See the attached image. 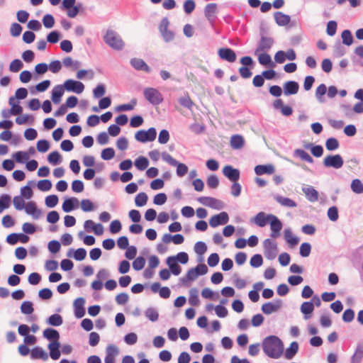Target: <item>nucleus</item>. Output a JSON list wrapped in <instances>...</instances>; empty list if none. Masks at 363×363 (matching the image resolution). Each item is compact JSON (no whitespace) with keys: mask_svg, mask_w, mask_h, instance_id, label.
I'll return each instance as SVG.
<instances>
[{"mask_svg":"<svg viewBox=\"0 0 363 363\" xmlns=\"http://www.w3.org/2000/svg\"><path fill=\"white\" fill-rule=\"evenodd\" d=\"M25 211L27 214L30 215L35 220L39 219L42 216V211L38 208L36 203L34 201L28 202L25 206Z\"/></svg>","mask_w":363,"mask_h":363,"instance_id":"a211bd4d","label":"nucleus"},{"mask_svg":"<svg viewBox=\"0 0 363 363\" xmlns=\"http://www.w3.org/2000/svg\"><path fill=\"white\" fill-rule=\"evenodd\" d=\"M283 88L285 95H294L298 91L299 85L296 81H288L284 84Z\"/></svg>","mask_w":363,"mask_h":363,"instance_id":"a878e982","label":"nucleus"},{"mask_svg":"<svg viewBox=\"0 0 363 363\" xmlns=\"http://www.w3.org/2000/svg\"><path fill=\"white\" fill-rule=\"evenodd\" d=\"M189 303L193 306H198L199 303V291L196 288H192L189 291Z\"/></svg>","mask_w":363,"mask_h":363,"instance_id":"79ce46f5","label":"nucleus"},{"mask_svg":"<svg viewBox=\"0 0 363 363\" xmlns=\"http://www.w3.org/2000/svg\"><path fill=\"white\" fill-rule=\"evenodd\" d=\"M274 171L275 169L272 164H258L255 167V172L257 175L272 174Z\"/></svg>","mask_w":363,"mask_h":363,"instance_id":"c85d7f7f","label":"nucleus"},{"mask_svg":"<svg viewBox=\"0 0 363 363\" xmlns=\"http://www.w3.org/2000/svg\"><path fill=\"white\" fill-rule=\"evenodd\" d=\"M263 263V258L260 254L254 255L250 261L251 267L254 268L259 267Z\"/></svg>","mask_w":363,"mask_h":363,"instance_id":"bf43d9fd","label":"nucleus"},{"mask_svg":"<svg viewBox=\"0 0 363 363\" xmlns=\"http://www.w3.org/2000/svg\"><path fill=\"white\" fill-rule=\"evenodd\" d=\"M204 16L208 21L213 25L215 23L216 19L217 18L216 14L218 13L217 4L216 3H210L205 6L204 9Z\"/></svg>","mask_w":363,"mask_h":363,"instance_id":"9b49d317","label":"nucleus"},{"mask_svg":"<svg viewBox=\"0 0 363 363\" xmlns=\"http://www.w3.org/2000/svg\"><path fill=\"white\" fill-rule=\"evenodd\" d=\"M11 198L9 194H3L0 196V213L10 206Z\"/></svg>","mask_w":363,"mask_h":363,"instance_id":"c03bdc74","label":"nucleus"},{"mask_svg":"<svg viewBox=\"0 0 363 363\" xmlns=\"http://www.w3.org/2000/svg\"><path fill=\"white\" fill-rule=\"evenodd\" d=\"M255 223L259 227H264L269 223L268 214L264 212L258 213L253 218Z\"/></svg>","mask_w":363,"mask_h":363,"instance_id":"72a5a7b5","label":"nucleus"},{"mask_svg":"<svg viewBox=\"0 0 363 363\" xmlns=\"http://www.w3.org/2000/svg\"><path fill=\"white\" fill-rule=\"evenodd\" d=\"M23 67V64L19 59H15L13 60L10 65H9V70L12 72H17L19 70H21Z\"/></svg>","mask_w":363,"mask_h":363,"instance_id":"338daca9","label":"nucleus"},{"mask_svg":"<svg viewBox=\"0 0 363 363\" xmlns=\"http://www.w3.org/2000/svg\"><path fill=\"white\" fill-rule=\"evenodd\" d=\"M223 174L233 182H238L240 175L239 169H235L230 165H226L223 167Z\"/></svg>","mask_w":363,"mask_h":363,"instance_id":"4468645a","label":"nucleus"},{"mask_svg":"<svg viewBox=\"0 0 363 363\" xmlns=\"http://www.w3.org/2000/svg\"><path fill=\"white\" fill-rule=\"evenodd\" d=\"M67 91L74 92L77 94L82 93L84 90V85L82 82L74 79H67L62 84Z\"/></svg>","mask_w":363,"mask_h":363,"instance_id":"1a4fd4ad","label":"nucleus"},{"mask_svg":"<svg viewBox=\"0 0 363 363\" xmlns=\"http://www.w3.org/2000/svg\"><path fill=\"white\" fill-rule=\"evenodd\" d=\"M13 157L18 163H25L29 159L28 154L24 151H18L13 154Z\"/></svg>","mask_w":363,"mask_h":363,"instance_id":"6e6d98bb","label":"nucleus"},{"mask_svg":"<svg viewBox=\"0 0 363 363\" xmlns=\"http://www.w3.org/2000/svg\"><path fill=\"white\" fill-rule=\"evenodd\" d=\"M307 199L311 202H315L318 200V192L313 186L303 188Z\"/></svg>","mask_w":363,"mask_h":363,"instance_id":"2f4dec72","label":"nucleus"},{"mask_svg":"<svg viewBox=\"0 0 363 363\" xmlns=\"http://www.w3.org/2000/svg\"><path fill=\"white\" fill-rule=\"evenodd\" d=\"M327 92V86L325 84H320L316 89L315 97L320 103L325 101L323 96Z\"/></svg>","mask_w":363,"mask_h":363,"instance_id":"09e8293b","label":"nucleus"},{"mask_svg":"<svg viewBox=\"0 0 363 363\" xmlns=\"http://www.w3.org/2000/svg\"><path fill=\"white\" fill-rule=\"evenodd\" d=\"M48 161L53 165H57L62 162L61 155L57 150L53 151L48 155Z\"/></svg>","mask_w":363,"mask_h":363,"instance_id":"49530a36","label":"nucleus"},{"mask_svg":"<svg viewBox=\"0 0 363 363\" xmlns=\"http://www.w3.org/2000/svg\"><path fill=\"white\" fill-rule=\"evenodd\" d=\"M298 343L296 341L292 342L290 344V346L286 348L285 351V357L288 359H291L298 352Z\"/></svg>","mask_w":363,"mask_h":363,"instance_id":"c9c22d12","label":"nucleus"},{"mask_svg":"<svg viewBox=\"0 0 363 363\" xmlns=\"http://www.w3.org/2000/svg\"><path fill=\"white\" fill-rule=\"evenodd\" d=\"M119 354L118 348L114 345H108L106 348L105 363H115V357Z\"/></svg>","mask_w":363,"mask_h":363,"instance_id":"f3484780","label":"nucleus"},{"mask_svg":"<svg viewBox=\"0 0 363 363\" xmlns=\"http://www.w3.org/2000/svg\"><path fill=\"white\" fill-rule=\"evenodd\" d=\"M275 22L279 26H285L289 23L291 21L290 16L284 14L281 11H277L274 13Z\"/></svg>","mask_w":363,"mask_h":363,"instance_id":"cd10ccee","label":"nucleus"},{"mask_svg":"<svg viewBox=\"0 0 363 363\" xmlns=\"http://www.w3.org/2000/svg\"><path fill=\"white\" fill-rule=\"evenodd\" d=\"M283 304L281 299H274L272 302H267L262 306V311L266 314L269 315L274 312L279 311Z\"/></svg>","mask_w":363,"mask_h":363,"instance_id":"9d476101","label":"nucleus"},{"mask_svg":"<svg viewBox=\"0 0 363 363\" xmlns=\"http://www.w3.org/2000/svg\"><path fill=\"white\" fill-rule=\"evenodd\" d=\"M342 43L345 45L350 46L353 43V37L350 30H344L341 34Z\"/></svg>","mask_w":363,"mask_h":363,"instance_id":"603ef678","label":"nucleus"},{"mask_svg":"<svg viewBox=\"0 0 363 363\" xmlns=\"http://www.w3.org/2000/svg\"><path fill=\"white\" fill-rule=\"evenodd\" d=\"M104 42L111 48L116 50H121L124 47V43L120 35L113 30H108L104 36Z\"/></svg>","mask_w":363,"mask_h":363,"instance_id":"f03ea898","label":"nucleus"},{"mask_svg":"<svg viewBox=\"0 0 363 363\" xmlns=\"http://www.w3.org/2000/svg\"><path fill=\"white\" fill-rule=\"evenodd\" d=\"M245 140L240 135H233L230 138V146L233 149L238 150L243 147Z\"/></svg>","mask_w":363,"mask_h":363,"instance_id":"473e14b6","label":"nucleus"},{"mask_svg":"<svg viewBox=\"0 0 363 363\" xmlns=\"http://www.w3.org/2000/svg\"><path fill=\"white\" fill-rule=\"evenodd\" d=\"M339 146V141L335 138H329L325 141V147L328 151H334L338 149Z\"/></svg>","mask_w":363,"mask_h":363,"instance_id":"3c124183","label":"nucleus"},{"mask_svg":"<svg viewBox=\"0 0 363 363\" xmlns=\"http://www.w3.org/2000/svg\"><path fill=\"white\" fill-rule=\"evenodd\" d=\"M294 155L300 157L301 160L308 162L313 163V157L305 150L302 149H296L294 152Z\"/></svg>","mask_w":363,"mask_h":363,"instance_id":"ea45409f","label":"nucleus"},{"mask_svg":"<svg viewBox=\"0 0 363 363\" xmlns=\"http://www.w3.org/2000/svg\"><path fill=\"white\" fill-rule=\"evenodd\" d=\"M218 55L220 59L228 62H235L237 57L235 51L229 48H220Z\"/></svg>","mask_w":363,"mask_h":363,"instance_id":"ddd939ff","label":"nucleus"},{"mask_svg":"<svg viewBox=\"0 0 363 363\" xmlns=\"http://www.w3.org/2000/svg\"><path fill=\"white\" fill-rule=\"evenodd\" d=\"M323 164L325 167H332L338 169L343 166L344 160L342 157L339 154L329 155L324 158Z\"/></svg>","mask_w":363,"mask_h":363,"instance_id":"0eeeda50","label":"nucleus"},{"mask_svg":"<svg viewBox=\"0 0 363 363\" xmlns=\"http://www.w3.org/2000/svg\"><path fill=\"white\" fill-rule=\"evenodd\" d=\"M197 201L202 205L212 208L217 210H220L223 208L224 203L222 201L218 200L213 197L210 196H201L197 199Z\"/></svg>","mask_w":363,"mask_h":363,"instance_id":"6e6552de","label":"nucleus"},{"mask_svg":"<svg viewBox=\"0 0 363 363\" xmlns=\"http://www.w3.org/2000/svg\"><path fill=\"white\" fill-rule=\"evenodd\" d=\"M58 196L55 194H52L46 196L45 203L48 208H54L58 203Z\"/></svg>","mask_w":363,"mask_h":363,"instance_id":"4d7b16f0","label":"nucleus"},{"mask_svg":"<svg viewBox=\"0 0 363 363\" xmlns=\"http://www.w3.org/2000/svg\"><path fill=\"white\" fill-rule=\"evenodd\" d=\"M351 189L353 192L356 194H362L363 193V184L362 182L358 179H355L352 180L351 183Z\"/></svg>","mask_w":363,"mask_h":363,"instance_id":"13d9d810","label":"nucleus"},{"mask_svg":"<svg viewBox=\"0 0 363 363\" xmlns=\"http://www.w3.org/2000/svg\"><path fill=\"white\" fill-rule=\"evenodd\" d=\"M61 344L60 342H50L48 345V349L49 350V356L53 360H57L60 357L61 351H60Z\"/></svg>","mask_w":363,"mask_h":363,"instance_id":"5701e85b","label":"nucleus"},{"mask_svg":"<svg viewBox=\"0 0 363 363\" xmlns=\"http://www.w3.org/2000/svg\"><path fill=\"white\" fill-rule=\"evenodd\" d=\"M79 206V201L75 197H70L66 199L62 206L63 211L69 213L77 208Z\"/></svg>","mask_w":363,"mask_h":363,"instance_id":"b1692460","label":"nucleus"},{"mask_svg":"<svg viewBox=\"0 0 363 363\" xmlns=\"http://www.w3.org/2000/svg\"><path fill=\"white\" fill-rule=\"evenodd\" d=\"M257 55L258 61L260 65L269 67H273L274 65L272 61L271 56L267 53V52H260Z\"/></svg>","mask_w":363,"mask_h":363,"instance_id":"f704fd0d","label":"nucleus"},{"mask_svg":"<svg viewBox=\"0 0 363 363\" xmlns=\"http://www.w3.org/2000/svg\"><path fill=\"white\" fill-rule=\"evenodd\" d=\"M166 263L169 266L170 269L169 271L171 273H172L175 276H178L179 274H180L182 272V268L174 257H168L166 259Z\"/></svg>","mask_w":363,"mask_h":363,"instance_id":"bb28decb","label":"nucleus"},{"mask_svg":"<svg viewBox=\"0 0 363 363\" xmlns=\"http://www.w3.org/2000/svg\"><path fill=\"white\" fill-rule=\"evenodd\" d=\"M157 137L156 129L153 127L150 128L148 130H140L135 134L136 140L140 143L152 142L155 140Z\"/></svg>","mask_w":363,"mask_h":363,"instance_id":"423d86ee","label":"nucleus"},{"mask_svg":"<svg viewBox=\"0 0 363 363\" xmlns=\"http://www.w3.org/2000/svg\"><path fill=\"white\" fill-rule=\"evenodd\" d=\"M30 359H41L43 361H47L49 358V355L46 351L42 347L36 346L30 350Z\"/></svg>","mask_w":363,"mask_h":363,"instance_id":"aec40b11","label":"nucleus"},{"mask_svg":"<svg viewBox=\"0 0 363 363\" xmlns=\"http://www.w3.org/2000/svg\"><path fill=\"white\" fill-rule=\"evenodd\" d=\"M149 165V161L147 157L144 156H140L135 160V167L140 170H145Z\"/></svg>","mask_w":363,"mask_h":363,"instance_id":"a19ab883","label":"nucleus"},{"mask_svg":"<svg viewBox=\"0 0 363 363\" xmlns=\"http://www.w3.org/2000/svg\"><path fill=\"white\" fill-rule=\"evenodd\" d=\"M284 239L289 245L291 247H294L298 245L299 238L293 235L290 228L285 229L284 231Z\"/></svg>","mask_w":363,"mask_h":363,"instance_id":"7c9ffc66","label":"nucleus"},{"mask_svg":"<svg viewBox=\"0 0 363 363\" xmlns=\"http://www.w3.org/2000/svg\"><path fill=\"white\" fill-rule=\"evenodd\" d=\"M274 109H280L281 113L284 116H289L293 113V109L291 106L284 105L283 101L280 99H276L273 103Z\"/></svg>","mask_w":363,"mask_h":363,"instance_id":"6ab92c4d","label":"nucleus"},{"mask_svg":"<svg viewBox=\"0 0 363 363\" xmlns=\"http://www.w3.org/2000/svg\"><path fill=\"white\" fill-rule=\"evenodd\" d=\"M278 249L277 247H272L271 248L264 249V256L269 260L274 259L277 255Z\"/></svg>","mask_w":363,"mask_h":363,"instance_id":"680f3d73","label":"nucleus"},{"mask_svg":"<svg viewBox=\"0 0 363 363\" xmlns=\"http://www.w3.org/2000/svg\"><path fill=\"white\" fill-rule=\"evenodd\" d=\"M65 90L62 84L56 85L53 87L51 92V99L55 104H57L60 102Z\"/></svg>","mask_w":363,"mask_h":363,"instance_id":"393cba45","label":"nucleus"},{"mask_svg":"<svg viewBox=\"0 0 363 363\" xmlns=\"http://www.w3.org/2000/svg\"><path fill=\"white\" fill-rule=\"evenodd\" d=\"M85 299L82 297H79L74 300L73 306L74 315L77 318H82L85 315L84 308Z\"/></svg>","mask_w":363,"mask_h":363,"instance_id":"dca6fc26","label":"nucleus"},{"mask_svg":"<svg viewBox=\"0 0 363 363\" xmlns=\"http://www.w3.org/2000/svg\"><path fill=\"white\" fill-rule=\"evenodd\" d=\"M145 316L152 322H155L158 320L159 313L157 311L152 307L147 308L145 311Z\"/></svg>","mask_w":363,"mask_h":363,"instance_id":"864d4df0","label":"nucleus"},{"mask_svg":"<svg viewBox=\"0 0 363 363\" xmlns=\"http://www.w3.org/2000/svg\"><path fill=\"white\" fill-rule=\"evenodd\" d=\"M363 358V347L360 345H357L354 353L351 357V363H360Z\"/></svg>","mask_w":363,"mask_h":363,"instance_id":"37998d69","label":"nucleus"},{"mask_svg":"<svg viewBox=\"0 0 363 363\" xmlns=\"http://www.w3.org/2000/svg\"><path fill=\"white\" fill-rule=\"evenodd\" d=\"M105 93L106 86L103 84H99L93 90V95L96 99L102 97Z\"/></svg>","mask_w":363,"mask_h":363,"instance_id":"0e129e2a","label":"nucleus"},{"mask_svg":"<svg viewBox=\"0 0 363 363\" xmlns=\"http://www.w3.org/2000/svg\"><path fill=\"white\" fill-rule=\"evenodd\" d=\"M145 264V259L143 257H136L133 262V268L139 271L143 269Z\"/></svg>","mask_w":363,"mask_h":363,"instance_id":"69168bd1","label":"nucleus"},{"mask_svg":"<svg viewBox=\"0 0 363 363\" xmlns=\"http://www.w3.org/2000/svg\"><path fill=\"white\" fill-rule=\"evenodd\" d=\"M274 199L281 206L288 208H295L297 206L296 201L290 198L282 196L279 194H274Z\"/></svg>","mask_w":363,"mask_h":363,"instance_id":"4be33fe9","label":"nucleus"},{"mask_svg":"<svg viewBox=\"0 0 363 363\" xmlns=\"http://www.w3.org/2000/svg\"><path fill=\"white\" fill-rule=\"evenodd\" d=\"M178 101L181 106L189 110H191L194 105L188 93H186L185 96L180 97Z\"/></svg>","mask_w":363,"mask_h":363,"instance_id":"de8ad7c7","label":"nucleus"},{"mask_svg":"<svg viewBox=\"0 0 363 363\" xmlns=\"http://www.w3.org/2000/svg\"><path fill=\"white\" fill-rule=\"evenodd\" d=\"M269 223L270 224L271 230H279L282 228V223L281 220L273 214H268Z\"/></svg>","mask_w":363,"mask_h":363,"instance_id":"4c0bfd02","label":"nucleus"},{"mask_svg":"<svg viewBox=\"0 0 363 363\" xmlns=\"http://www.w3.org/2000/svg\"><path fill=\"white\" fill-rule=\"evenodd\" d=\"M46 322L51 326L57 327L62 324L63 319L60 314L55 313L50 315Z\"/></svg>","mask_w":363,"mask_h":363,"instance_id":"58836bf2","label":"nucleus"},{"mask_svg":"<svg viewBox=\"0 0 363 363\" xmlns=\"http://www.w3.org/2000/svg\"><path fill=\"white\" fill-rule=\"evenodd\" d=\"M33 183L34 182L33 181H29L26 186H24L21 189V196L26 199H30L33 196V192L30 185Z\"/></svg>","mask_w":363,"mask_h":363,"instance_id":"a18cd8bd","label":"nucleus"},{"mask_svg":"<svg viewBox=\"0 0 363 363\" xmlns=\"http://www.w3.org/2000/svg\"><path fill=\"white\" fill-rule=\"evenodd\" d=\"M259 35L260 38L255 51V55H258L262 52H268L274 44V38L266 36L265 30L262 28H260Z\"/></svg>","mask_w":363,"mask_h":363,"instance_id":"7ed1b4c3","label":"nucleus"},{"mask_svg":"<svg viewBox=\"0 0 363 363\" xmlns=\"http://www.w3.org/2000/svg\"><path fill=\"white\" fill-rule=\"evenodd\" d=\"M36 147L38 152H45L50 148V143L47 140L42 139L38 141Z\"/></svg>","mask_w":363,"mask_h":363,"instance_id":"774afa93","label":"nucleus"},{"mask_svg":"<svg viewBox=\"0 0 363 363\" xmlns=\"http://www.w3.org/2000/svg\"><path fill=\"white\" fill-rule=\"evenodd\" d=\"M147 195L145 192L139 193L135 198V203L138 207H142L147 203Z\"/></svg>","mask_w":363,"mask_h":363,"instance_id":"5fc2aeb1","label":"nucleus"},{"mask_svg":"<svg viewBox=\"0 0 363 363\" xmlns=\"http://www.w3.org/2000/svg\"><path fill=\"white\" fill-rule=\"evenodd\" d=\"M229 220L228 214L223 211L218 214L214 215L209 220V225L212 228H216L220 225H225Z\"/></svg>","mask_w":363,"mask_h":363,"instance_id":"f8f14e48","label":"nucleus"},{"mask_svg":"<svg viewBox=\"0 0 363 363\" xmlns=\"http://www.w3.org/2000/svg\"><path fill=\"white\" fill-rule=\"evenodd\" d=\"M161 156L162 160L169 164L173 167H177V175L178 177H182L188 172L189 169L185 164L179 162L167 152H163L161 154Z\"/></svg>","mask_w":363,"mask_h":363,"instance_id":"20e7f679","label":"nucleus"},{"mask_svg":"<svg viewBox=\"0 0 363 363\" xmlns=\"http://www.w3.org/2000/svg\"><path fill=\"white\" fill-rule=\"evenodd\" d=\"M115 156V150L112 147H106L101 151V157L104 160H110Z\"/></svg>","mask_w":363,"mask_h":363,"instance_id":"e2e57ef3","label":"nucleus"},{"mask_svg":"<svg viewBox=\"0 0 363 363\" xmlns=\"http://www.w3.org/2000/svg\"><path fill=\"white\" fill-rule=\"evenodd\" d=\"M145 99L153 106H157L163 101L162 94L155 88L147 87L144 89Z\"/></svg>","mask_w":363,"mask_h":363,"instance_id":"39448f33","label":"nucleus"},{"mask_svg":"<svg viewBox=\"0 0 363 363\" xmlns=\"http://www.w3.org/2000/svg\"><path fill=\"white\" fill-rule=\"evenodd\" d=\"M262 349L269 357L279 359L284 352V344L279 337L269 335L263 340Z\"/></svg>","mask_w":363,"mask_h":363,"instance_id":"f257e3e1","label":"nucleus"},{"mask_svg":"<svg viewBox=\"0 0 363 363\" xmlns=\"http://www.w3.org/2000/svg\"><path fill=\"white\" fill-rule=\"evenodd\" d=\"M130 64L137 71H143L146 73L151 72V68L143 59L133 57L130 59Z\"/></svg>","mask_w":363,"mask_h":363,"instance_id":"2eb2a0df","label":"nucleus"},{"mask_svg":"<svg viewBox=\"0 0 363 363\" xmlns=\"http://www.w3.org/2000/svg\"><path fill=\"white\" fill-rule=\"evenodd\" d=\"M306 149H310L311 154L315 157H320L323 154V147L320 145H313L308 143L305 145Z\"/></svg>","mask_w":363,"mask_h":363,"instance_id":"e433bc0d","label":"nucleus"},{"mask_svg":"<svg viewBox=\"0 0 363 363\" xmlns=\"http://www.w3.org/2000/svg\"><path fill=\"white\" fill-rule=\"evenodd\" d=\"M43 337L50 341V342H60V337L59 332L52 328H48L44 330L43 333Z\"/></svg>","mask_w":363,"mask_h":363,"instance_id":"412c9836","label":"nucleus"},{"mask_svg":"<svg viewBox=\"0 0 363 363\" xmlns=\"http://www.w3.org/2000/svg\"><path fill=\"white\" fill-rule=\"evenodd\" d=\"M301 312L304 315L305 319L311 317V314L314 310V305L313 301H305L300 307Z\"/></svg>","mask_w":363,"mask_h":363,"instance_id":"c756f323","label":"nucleus"},{"mask_svg":"<svg viewBox=\"0 0 363 363\" xmlns=\"http://www.w3.org/2000/svg\"><path fill=\"white\" fill-rule=\"evenodd\" d=\"M34 311L33 304L30 301H25L21 303V312L25 315H30Z\"/></svg>","mask_w":363,"mask_h":363,"instance_id":"8fccbe9b","label":"nucleus"},{"mask_svg":"<svg viewBox=\"0 0 363 363\" xmlns=\"http://www.w3.org/2000/svg\"><path fill=\"white\" fill-rule=\"evenodd\" d=\"M37 186L42 191H48L52 188V182L49 179H42L38 181Z\"/></svg>","mask_w":363,"mask_h":363,"instance_id":"052dcab7","label":"nucleus"}]
</instances>
